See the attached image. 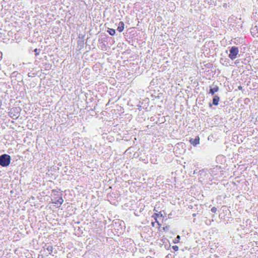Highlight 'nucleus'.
I'll return each instance as SVG.
<instances>
[{"label":"nucleus","mask_w":258,"mask_h":258,"mask_svg":"<svg viewBox=\"0 0 258 258\" xmlns=\"http://www.w3.org/2000/svg\"><path fill=\"white\" fill-rule=\"evenodd\" d=\"M165 248H166V249H168V248H169V247H170V245H168V244H167V245H165Z\"/></svg>","instance_id":"obj_24"},{"label":"nucleus","mask_w":258,"mask_h":258,"mask_svg":"<svg viewBox=\"0 0 258 258\" xmlns=\"http://www.w3.org/2000/svg\"><path fill=\"white\" fill-rule=\"evenodd\" d=\"M220 63L225 66H227L229 63L228 60L227 58H221L220 59Z\"/></svg>","instance_id":"obj_11"},{"label":"nucleus","mask_w":258,"mask_h":258,"mask_svg":"<svg viewBox=\"0 0 258 258\" xmlns=\"http://www.w3.org/2000/svg\"><path fill=\"white\" fill-rule=\"evenodd\" d=\"M169 255H170V256H171V254H168V255L166 256V257H170V256H169Z\"/></svg>","instance_id":"obj_28"},{"label":"nucleus","mask_w":258,"mask_h":258,"mask_svg":"<svg viewBox=\"0 0 258 258\" xmlns=\"http://www.w3.org/2000/svg\"><path fill=\"white\" fill-rule=\"evenodd\" d=\"M11 156L7 154L0 155V166L3 167H8L11 163Z\"/></svg>","instance_id":"obj_1"},{"label":"nucleus","mask_w":258,"mask_h":258,"mask_svg":"<svg viewBox=\"0 0 258 258\" xmlns=\"http://www.w3.org/2000/svg\"><path fill=\"white\" fill-rule=\"evenodd\" d=\"M34 51L35 52V56H37L38 55H39L40 50L37 48H35L34 50Z\"/></svg>","instance_id":"obj_17"},{"label":"nucleus","mask_w":258,"mask_h":258,"mask_svg":"<svg viewBox=\"0 0 258 258\" xmlns=\"http://www.w3.org/2000/svg\"><path fill=\"white\" fill-rule=\"evenodd\" d=\"M18 74V72L17 71H15L12 74V77H14V76H16V75Z\"/></svg>","instance_id":"obj_22"},{"label":"nucleus","mask_w":258,"mask_h":258,"mask_svg":"<svg viewBox=\"0 0 258 258\" xmlns=\"http://www.w3.org/2000/svg\"><path fill=\"white\" fill-rule=\"evenodd\" d=\"M196 216H197V214H196V213H194V214H192V216H193V217H196Z\"/></svg>","instance_id":"obj_27"},{"label":"nucleus","mask_w":258,"mask_h":258,"mask_svg":"<svg viewBox=\"0 0 258 258\" xmlns=\"http://www.w3.org/2000/svg\"><path fill=\"white\" fill-rule=\"evenodd\" d=\"M2 53L0 52V60L2 58Z\"/></svg>","instance_id":"obj_25"},{"label":"nucleus","mask_w":258,"mask_h":258,"mask_svg":"<svg viewBox=\"0 0 258 258\" xmlns=\"http://www.w3.org/2000/svg\"><path fill=\"white\" fill-rule=\"evenodd\" d=\"M180 239V237L179 235H177L176 237L173 240V242L174 243H177L179 242Z\"/></svg>","instance_id":"obj_15"},{"label":"nucleus","mask_w":258,"mask_h":258,"mask_svg":"<svg viewBox=\"0 0 258 258\" xmlns=\"http://www.w3.org/2000/svg\"><path fill=\"white\" fill-rule=\"evenodd\" d=\"M44 66L46 70H49L51 69L52 65L49 63L45 62L44 63Z\"/></svg>","instance_id":"obj_14"},{"label":"nucleus","mask_w":258,"mask_h":258,"mask_svg":"<svg viewBox=\"0 0 258 258\" xmlns=\"http://www.w3.org/2000/svg\"><path fill=\"white\" fill-rule=\"evenodd\" d=\"M153 217L155 219L156 222L158 223V225L160 226L161 224H159V222L157 221V218L159 217H162V214L161 213V212H159L158 213H155Z\"/></svg>","instance_id":"obj_12"},{"label":"nucleus","mask_w":258,"mask_h":258,"mask_svg":"<svg viewBox=\"0 0 258 258\" xmlns=\"http://www.w3.org/2000/svg\"><path fill=\"white\" fill-rule=\"evenodd\" d=\"M52 200H53V203H55L56 204H59L60 205H61L63 202V200L62 199L61 197H59L58 199H57V197L54 198V199H52Z\"/></svg>","instance_id":"obj_9"},{"label":"nucleus","mask_w":258,"mask_h":258,"mask_svg":"<svg viewBox=\"0 0 258 258\" xmlns=\"http://www.w3.org/2000/svg\"><path fill=\"white\" fill-rule=\"evenodd\" d=\"M217 209L215 207L212 208L211 211L212 213H215L217 212Z\"/></svg>","instance_id":"obj_19"},{"label":"nucleus","mask_w":258,"mask_h":258,"mask_svg":"<svg viewBox=\"0 0 258 258\" xmlns=\"http://www.w3.org/2000/svg\"><path fill=\"white\" fill-rule=\"evenodd\" d=\"M219 90V87L217 85H213L210 86V90H209V94H212V95H214V94L218 92Z\"/></svg>","instance_id":"obj_8"},{"label":"nucleus","mask_w":258,"mask_h":258,"mask_svg":"<svg viewBox=\"0 0 258 258\" xmlns=\"http://www.w3.org/2000/svg\"><path fill=\"white\" fill-rule=\"evenodd\" d=\"M230 53L229 54V57L232 59L234 60L237 57V55L238 53L239 50L238 47L236 46H232L230 50Z\"/></svg>","instance_id":"obj_3"},{"label":"nucleus","mask_w":258,"mask_h":258,"mask_svg":"<svg viewBox=\"0 0 258 258\" xmlns=\"http://www.w3.org/2000/svg\"><path fill=\"white\" fill-rule=\"evenodd\" d=\"M155 222H156V221L155 222H151V225L153 227H154L155 226Z\"/></svg>","instance_id":"obj_23"},{"label":"nucleus","mask_w":258,"mask_h":258,"mask_svg":"<svg viewBox=\"0 0 258 258\" xmlns=\"http://www.w3.org/2000/svg\"><path fill=\"white\" fill-rule=\"evenodd\" d=\"M205 66L208 68H211L212 67V64L209 62V63H206Z\"/></svg>","instance_id":"obj_20"},{"label":"nucleus","mask_w":258,"mask_h":258,"mask_svg":"<svg viewBox=\"0 0 258 258\" xmlns=\"http://www.w3.org/2000/svg\"><path fill=\"white\" fill-rule=\"evenodd\" d=\"M107 32L111 36H113L115 34V29L112 28H108Z\"/></svg>","instance_id":"obj_13"},{"label":"nucleus","mask_w":258,"mask_h":258,"mask_svg":"<svg viewBox=\"0 0 258 258\" xmlns=\"http://www.w3.org/2000/svg\"><path fill=\"white\" fill-rule=\"evenodd\" d=\"M124 28V24L123 22L120 21L118 23V27L117 28V30L119 32H121L123 31Z\"/></svg>","instance_id":"obj_10"},{"label":"nucleus","mask_w":258,"mask_h":258,"mask_svg":"<svg viewBox=\"0 0 258 258\" xmlns=\"http://www.w3.org/2000/svg\"><path fill=\"white\" fill-rule=\"evenodd\" d=\"M44 250H47L48 251L49 254H51L53 251V246L50 243H46L43 246Z\"/></svg>","instance_id":"obj_7"},{"label":"nucleus","mask_w":258,"mask_h":258,"mask_svg":"<svg viewBox=\"0 0 258 258\" xmlns=\"http://www.w3.org/2000/svg\"><path fill=\"white\" fill-rule=\"evenodd\" d=\"M189 143L194 147L197 146L200 144V137L198 136L195 139L191 138L189 140Z\"/></svg>","instance_id":"obj_5"},{"label":"nucleus","mask_w":258,"mask_h":258,"mask_svg":"<svg viewBox=\"0 0 258 258\" xmlns=\"http://www.w3.org/2000/svg\"><path fill=\"white\" fill-rule=\"evenodd\" d=\"M238 89L239 90H242V87L241 86H239L238 87Z\"/></svg>","instance_id":"obj_26"},{"label":"nucleus","mask_w":258,"mask_h":258,"mask_svg":"<svg viewBox=\"0 0 258 258\" xmlns=\"http://www.w3.org/2000/svg\"><path fill=\"white\" fill-rule=\"evenodd\" d=\"M21 110V109L20 107H13L10 110L9 115L13 119H17L19 116Z\"/></svg>","instance_id":"obj_2"},{"label":"nucleus","mask_w":258,"mask_h":258,"mask_svg":"<svg viewBox=\"0 0 258 258\" xmlns=\"http://www.w3.org/2000/svg\"><path fill=\"white\" fill-rule=\"evenodd\" d=\"M206 173L211 174L212 176H214L217 175L220 172H221V167L219 166H216V167H213V168L207 169H206Z\"/></svg>","instance_id":"obj_4"},{"label":"nucleus","mask_w":258,"mask_h":258,"mask_svg":"<svg viewBox=\"0 0 258 258\" xmlns=\"http://www.w3.org/2000/svg\"><path fill=\"white\" fill-rule=\"evenodd\" d=\"M220 100V98L218 95H214L213 98L212 103H209V106L211 107L212 105H218L219 103V101Z\"/></svg>","instance_id":"obj_6"},{"label":"nucleus","mask_w":258,"mask_h":258,"mask_svg":"<svg viewBox=\"0 0 258 258\" xmlns=\"http://www.w3.org/2000/svg\"><path fill=\"white\" fill-rule=\"evenodd\" d=\"M59 191L55 190V189H53L52 190V194L54 195V196H59Z\"/></svg>","instance_id":"obj_16"},{"label":"nucleus","mask_w":258,"mask_h":258,"mask_svg":"<svg viewBox=\"0 0 258 258\" xmlns=\"http://www.w3.org/2000/svg\"><path fill=\"white\" fill-rule=\"evenodd\" d=\"M169 229H170V226H169V225L166 226L165 227H164L163 228V229L164 231H167L169 230Z\"/></svg>","instance_id":"obj_18"},{"label":"nucleus","mask_w":258,"mask_h":258,"mask_svg":"<svg viewBox=\"0 0 258 258\" xmlns=\"http://www.w3.org/2000/svg\"><path fill=\"white\" fill-rule=\"evenodd\" d=\"M172 248L175 251H177L178 250V247L177 245H174Z\"/></svg>","instance_id":"obj_21"}]
</instances>
